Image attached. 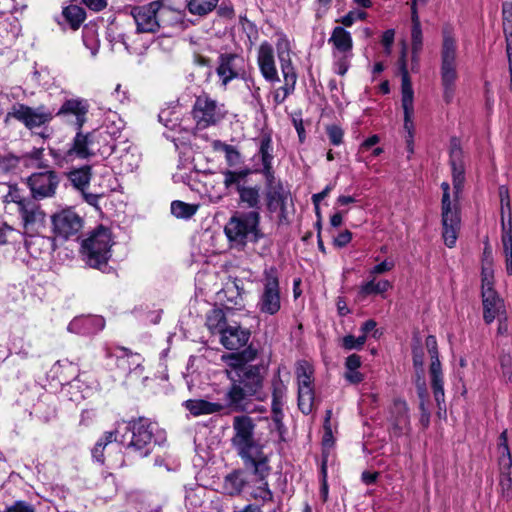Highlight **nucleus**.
<instances>
[{"instance_id": "1", "label": "nucleus", "mask_w": 512, "mask_h": 512, "mask_svg": "<svg viewBox=\"0 0 512 512\" xmlns=\"http://www.w3.org/2000/svg\"><path fill=\"white\" fill-rule=\"evenodd\" d=\"M266 371L267 368L262 362L256 366L229 367L227 376L231 385L225 393L227 406L236 411H245L252 397L264 400L260 394Z\"/></svg>"}, {"instance_id": "2", "label": "nucleus", "mask_w": 512, "mask_h": 512, "mask_svg": "<svg viewBox=\"0 0 512 512\" xmlns=\"http://www.w3.org/2000/svg\"><path fill=\"white\" fill-rule=\"evenodd\" d=\"M156 429L155 423L139 417L129 422L117 423L113 432L117 435V443L130 454L143 458L147 457L157 444Z\"/></svg>"}, {"instance_id": "3", "label": "nucleus", "mask_w": 512, "mask_h": 512, "mask_svg": "<svg viewBox=\"0 0 512 512\" xmlns=\"http://www.w3.org/2000/svg\"><path fill=\"white\" fill-rule=\"evenodd\" d=\"M260 218L259 212L254 210L233 214L224 227L230 247L243 250L248 242L257 243L262 239Z\"/></svg>"}, {"instance_id": "4", "label": "nucleus", "mask_w": 512, "mask_h": 512, "mask_svg": "<svg viewBox=\"0 0 512 512\" xmlns=\"http://www.w3.org/2000/svg\"><path fill=\"white\" fill-rule=\"evenodd\" d=\"M458 46L451 29L445 27L442 31L440 50V80L443 90V100L451 103L456 91L458 80Z\"/></svg>"}, {"instance_id": "5", "label": "nucleus", "mask_w": 512, "mask_h": 512, "mask_svg": "<svg viewBox=\"0 0 512 512\" xmlns=\"http://www.w3.org/2000/svg\"><path fill=\"white\" fill-rule=\"evenodd\" d=\"M113 245L114 240L111 230L99 225L82 242L83 260L89 267L107 272Z\"/></svg>"}, {"instance_id": "6", "label": "nucleus", "mask_w": 512, "mask_h": 512, "mask_svg": "<svg viewBox=\"0 0 512 512\" xmlns=\"http://www.w3.org/2000/svg\"><path fill=\"white\" fill-rule=\"evenodd\" d=\"M481 296L485 323L490 324L496 318H502L506 314L504 301L494 289L493 258L487 249L482 259Z\"/></svg>"}, {"instance_id": "7", "label": "nucleus", "mask_w": 512, "mask_h": 512, "mask_svg": "<svg viewBox=\"0 0 512 512\" xmlns=\"http://www.w3.org/2000/svg\"><path fill=\"white\" fill-rule=\"evenodd\" d=\"M256 308L269 316L276 315L281 309L279 275L275 267L266 268L263 272Z\"/></svg>"}, {"instance_id": "8", "label": "nucleus", "mask_w": 512, "mask_h": 512, "mask_svg": "<svg viewBox=\"0 0 512 512\" xmlns=\"http://www.w3.org/2000/svg\"><path fill=\"white\" fill-rule=\"evenodd\" d=\"M265 201L269 212L278 213V224H288V208L292 206L291 192L282 182L272 177H265Z\"/></svg>"}, {"instance_id": "9", "label": "nucleus", "mask_w": 512, "mask_h": 512, "mask_svg": "<svg viewBox=\"0 0 512 512\" xmlns=\"http://www.w3.org/2000/svg\"><path fill=\"white\" fill-rule=\"evenodd\" d=\"M460 193L461 191H457L453 187V202H449L447 199L441 201L442 237L445 245L449 248L456 245L461 228Z\"/></svg>"}, {"instance_id": "10", "label": "nucleus", "mask_w": 512, "mask_h": 512, "mask_svg": "<svg viewBox=\"0 0 512 512\" xmlns=\"http://www.w3.org/2000/svg\"><path fill=\"white\" fill-rule=\"evenodd\" d=\"M232 427L234 430L232 444L240 457L249 456L253 451L262 448V445L254 439L255 423L251 417L235 416Z\"/></svg>"}, {"instance_id": "11", "label": "nucleus", "mask_w": 512, "mask_h": 512, "mask_svg": "<svg viewBox=\"0 0 512 512\" xmlns=\"http://www.w3.org/2000/svg\"><path fill=\"white\" fill-rule=\"evenodd\" d=\"M225 105L217 102L208 94H201L196 97L192 109L193 119L198 126L208 127L220 124V121L226 116Z\"/></svg>"}, {"instance_id": "12", "label": "nucleus", "mask_w": 512, "mask_h": 512, "mask_svg": "<svg viewBox=\"0 0 512 512\" xmlns=\"http://www.w3.org/2000/svg\"><path fill=\"white\" fill-rule=\"evenodd\" d=\"M298 382V407L301 412L308 415L313 410L314 404V386H313V368L305 361L300 362L296 368Z\"/></svg>"}, {"instance_id": "13", "label": "nucleus", "mask_w": 512, "mask_h": 512, "mask_svg": "<svg viewBox=\"0 0 512 512\" xmlns=\"http://www.w3.org/2000/svg\"><path fill=\"white\" fill-rule=\"evenodd\" d=\"M9 117L15 118L28 128L48 124L54 117V111L44 105L30 107L17 103L12 106Z\"/></svg>"}, {"instance_id": "14", "label": "nucleus", "mask_w": 512, "mask_h": 512, "mask_svg": "<svg viewBox=\"0 0 512 512\" xmlns=\"http://www.w3.org/2000/svg\"><path fill=\"white\" fill-rule=\"evenodd\" d=\"M60 176L53 170L35 172L27 178L31 195L36 200L51 198L56 194Z\"/></svg>"}, {"instance_id": "15", "label": "nucleus", "mask_w": 512, "mask_h": 512, "mask_svg": "<svg viewBox=\"0 0 512 512\" xmlns=\"http://www.w3.org/2000/svg\"><path fill=\"white\" fill-rule=\"evenodd\" d=\"M99 149L100 145L96 139L95 130L85 133L80 130L75 135L69 148L63 151L62 158L66 162L73 161L74 159H87Z\"/></svg>"}, {"instance_id": "16", "label": "nucleus", "mask_w": 512, "mask_h": 512, "mask_svg": "<svg viewBox=\"0 0 512 512\" xmlns=\"http://www.w3.org/2000/svg\"><path fill=\"white\" fill-rule=\"evenodd\" d=\"M498 453L500 466L499 491L502 498L510 500L512 498V457L508 447L506 430L499 436Z\"/></svg>"}, {"instance_id": "17", "label": "nucleus", "mask_w": 512, "mask_h": 512, "mask_svg": "<svg viewBox=\"0 0 512 512\" xmlns=\"http://www.w3.org/2000/svg\"><path fill=\"white\" fill-rule=\"evenodd\" d=\"M53 231L63 239L78 237L83 228V219L74 210L63 209L52 216Z\"/></svg>"}, {"instance_id": "18", "label": "nucleus", "mask_w": 512, "mask_h": 512, "mask_svg": "<svg viewBox=\"0 0 512 512\" xmlns=\"http://www.w3.org/2000/svg\"><path fill=\"white\" fill-rule=\"evenodd\" d=\"M158 2H150L146 5L135 6L131 9L138 33H155L159 30L157 19Z\"/></svg>"}, {"instance_id": "19", "label": "nucleus", "mask_w": 512, "mask_h": 512, "mask_svg": "<svg viewBox=\"0 0 512 512\" xmlns=\"http://www.w3.org/2000/svg\"><path fill=\"white\" fill-rule=\"evenodd\" d=\"M399 70L402 77V84H401V90H402V107L404 110V119H405V128H408V124L410 122V118L413 114V99H414V92L412 88V83L409 77V73L407 70V64H406V45H403L401 57H400V64H399Z\"/></svg>"}, {"instance_id": "20", "label": "nucleus", "mask_w": 512, "mask_h": 512, "mask_svg": "<svg viewBox=\"0 0 512 512\" xmlns=\"http://www.w3.org/2000/svg\"><path fill=\"white\" fill-rule=\"evenodd\" d=\"M245 72V60L237 54H226L220 58L217 73L224 85Z\"/></svg>"}, {"instance_id": "21", "label": "nucleus", "mask_w": 512, "mask_h": 512, "mask_svg": "<svg viewBox=\"0 0 512 512\" xmlns=\"http://www.w3.org/2000/svg\"><path fill=\"white\" fill-rule=\"evenodd\" d=\"M88 110L89 104L87 100L73 98L66 100L56 115L73 117L74 119L70 123L81 128L86 123Z\"/></svg>"}, {"instance_id": "22", "label": "nucleus", "mask_w": 512, "mask_h": 512, "mask_svg": "<svg viewBox=\"0 0 512 512\" xmlns=\"http://www.w3.org/2000/svg\"><path fill=\"white\" fill-rule=\"evenodd\" d=\"M249 338L248 329L239 325H227L220 335V342L228 350H238L247 344Z\"/></svg>"}, {"instance_id": "23", "label": "nucleus", "mask_w": 512, "mask_h": 512, "mask_svg": "<svg viewBox=\"0 0 512 512\" xmlns=\"http://www.w3.org/2000/svg\"><path fill=\"white\" fill-rule=\"evenodd\" d=\"M105 326V320L101 316H80L75 317L67 329L71 333L90 335L101 331Z\"/></svg>"}, {"instance_id": "24", "label": "nucleus", "mask_w": 512, "mask_h": 512, "mask_svg": "<svg viewBox=\"0 0 512 512\" xmlns=\"http://www.w3.org/2000/svg\"><path fill=\"white\" fill-rule=\"evenodd\" d=\"M257 61L261 74L267 81H279L275 66L274 51L269 43L265 42L260 45Z\"/></svg>"}, {"instance_id": "25", "label": "nucleus", "mask_w": 512, "mask_h": 512, "mask_svg": "<svg viewBox=\"0 0 512 512\" xmlns=\"http://www.w3.org/2000/svg\"><path fill=\"white\" fill-rule=\"evenodd\" d=\"M390 424L392 433L395 436H401L410 429V417L408 407L405 401L396 400L391 409Z\"/></svg>"}, {"instance_id": "26", "label": "nucleus", "mask_w": 512, "mask_h": 512, "mask_svg": "<svg viewBox=\"0 0 512 512\" xmlns=\"http://www.w3.org/2000/svg\"><path fill=\"white\" fill-rule=\"evenodd\" d=\"M272 389V405L271 410L273 414V420L279 428L282 425L283 420V406L285 404L287 387L281 378L274 377L271 382Z\"/></svg>"}, {"instance_id": "27", "label": "nucleus", "mask_w": 512, "mask_h": 512, "mask_svg": "<svg viewBox=\"0 0 512 512\" xmlns=\"http://www.w3.org/2000/svg\"><path fill=\"white\" fill-rule=\"evenodd\" d=\"M450 164L452 168L453 187L457 191H462L465 179L464 165L462 162L460 142L456 138H452L450 143Z\"/></svg>"}, {"instance_id": "28", "label": "nucleus", "mask_w": 512, "mask_h": 512, "mask_svg": "<svg viewBox=\"0 0 512 512\" xmlns=\"http://www.w3.org/2000/svg\"><path fill=\"white\" fill-rule=\"evenodd\" d=\"M120 354L108 353V356L116 357V365L124 373H135L140 375L143 371L142 358L137 353H132L128 349L121 347L118 349Z\"/></svg>"}, {"instance_id": "29", "label": "nucleus", "mask_w": 512, "mask_h": 512, "mask_svg": "<svg viewBox=\"0 0 512 512\" xmlns=\"http://www.w3.org/2000/svg\"><path fill=\"white\" fill-rule=\"evenodd\" d=\"M241 458L246 466L253 468L254 475L259 482H267L266 478L270 474L271 468L268 464V457L263 453V447L258 451H253L249 456Z\"/></svg>"}, {"instance_id": "30", "label": "nucleus", "mask_w": 512, "mask_h": 512, "mask_svg": "<svg viewBox=\"0 0 512 512\" xmlns=\"http://www.w3.org/2000/svg\"><path fill=\"white\" fill-rule=\"evenodd\" d=\"M429 376L435 401L438 408L442 409V405H445V393L444 378L440 360L431 362L429 367Z\"/></svg>"}, {"instance_id": "31", "label": "nucleus", "mask_w": 512, "mask_h": 512, "mask_svg": "<svg viewBox=\"0 0 512 512\" xmlns=\"http://www.w3.org/2000/svg\"><path fill=\"white\" fill-rule=\"evenodd\" d=\"M278 58L281 63V70L283 73L284 81L288 83H296V73L291 64L290 59V46L286 38H279L277 42Z\"/></svg>"}, {"instance_id": "32", "label": "nucleus", "mask_w": 512, "mask_h": 512, "mask_svg": "<svg viewBox=\"0 0 512 512\" xmlns=\"http://www.w3.org/2000/svg\"><path fill=\"white\" fill-rule=\"evenodd\" d=\"M18 205L26 229L43 223L45 214L35 202L22 200Z\"/></svg>"}, {"instance_id": "33", "label": "nucleus", "mask_w": 512, "mask_h": 512, "mask_svg": "<svg viewBox=\"0 0 512 512\" xmlns=\"http://www.w3.org/2000/svg\"><path fill=\"white\" fill-rule=\"evenodd\" d=\"M259 155L261 157L262 161V174L264 177H272L274 176V171L272 167V161H273V146H272V139L270 134H265L260 139V146H259Z\"/></svg>"}, {"instance_id": "34", "label": "nucleus", "mask_w": 512, "mask_h": 512, "mask_svg": "<svg viewBox=\"0 0 512 512\" xmlns=\"http://www.w3.org/2000/svg\"><path fill=\"white\" fill-rule=\"evenodd\" d=\"M503 31L506 38V53L509 64V74L512 84V4L505 3L502 8Z\"/></svg>"}, {"instance_id": "35", "label": "nucleus", "mask_w": 512, "mask_h": 512, "mask_svg": "<svg viewBox=\"0 0 512 512\" xmlns=\"http://www.w3.org/2000/svg\"><path fill=\"white\" fill-rule=\"evenodd\" d=\"M247 484L244 472L235 470L225 476L223 481V491L230 496L239 495Z\"/></svg>"}, {"instance_id": "36", "label": "nucleus", "mask_w": 512, "mask_h": 512, "mask_svg": "<svg viewBox=\"0 0 512 512\" xmlns=\"http://www.w3.org/2000/svg\"><path fill=\"white\" fill-rule=\"evenodd\" d=\"M183 405L193 416L208 415L219 412L222 409L221 404L203 399H189Z\"/></svg>"}, {"instance_id": "37", "label": "nucleus", "mask_w": 512, "mask_h": 512, "mask_svg": "<svg viewBox=\"0 0 512 512\" xmlns=\"http://www.w3.org/2000/svg\"><path fill=\"white\" fill-rule=\"evenodd\" d=\"M329 43L333 44L334 51L344 53L352 52L353 41L351 34L341 26H337L333 29Z\"/></svg>"}, {"instance_id": "38", "label": "nucleus", "mask_w": 512, "mask_h": 512, "mask_svg": "<svg viewBox=\"0 0 512 512\" xmlns=\"http://www.w3.org/2000/svg\"><path fill=\"white\" fill-rule=\"evenodd\" d=\"M91 170H92L91 166L85 165L80 168L71 170L67 174V177L70 180L72 186L76 190H78L80 192H84V190H87L90 185V181H91V177H92Z\"/></svg>"}, {"instance_id": "39", "label": "nucleus", "mask_w": 512, "mask_h": 512, "mask_svg": "<svg viewBox=\"0 0 512 512\" xmlns=\"http://www.w3.org/2000/svg\"><path fill=\"white\" fill-rule=\"evenodd\" d=\"M159 8L157 9V19L159 28L162 26H172L181 21V13L179 10L170 7L162 0H157Z\"/></svg>"}, {"instance_id": "40", "label": "nucleus", "mask_w": 512, "mask_h": 512, "mask_svg": "<svg viewBox=\"0 0 512 512\" xmlns=\"http://www.w3.org/2000/svg\"><path fill=\"white\" fill-rule=\"evenodd\" d=\"M392 288V283L388 280L376 281V277H371L370 280L362 283L359 287L358 294L361 298L370 295H378L387 292Z\"/></svg>"}, {"instance_id": "41", "label": "nucleus", "mask_w": 512, "mask_h": 512, "mask_svg": "<svg viewBox=\"0 0 512 512\" xmlns=\"http://www.w3.org/2000/svg\"><path fill=\"white\" fill-rule=\"evenodd\" d=\"M412 29H411V49L412 61L417 62L419 53L423 45V36L420 24V18L417 11L411 15Z\"/></svg>"}, {"instance_id": "42", "label": "nucleus", "mask_w": 512, "mask_h": 512, "mask_svg": "<svg viewBox=\"0 0 512 512\" xmlns=\"http://www.w3.org/2000/svg\"><path fill=\"white\" fill-rule=\"evenodd\" d=\"M206 326L211 333H219L221 335L227 326L224 311L219 308L209 311L206 315Z\"/></svg>"}, {"instance_id": "43", "label": "nucleus", "mask_w": 512, "mask_h": 512, "mask_svg": "<svg viewBox=\"0 0 512 512\" xmlns=\"http://www.w3.org/2000/svg\"><path fill=\"white\" fill-rule=\"evenodd\" d=\"M257 350L251 346L246 348L240 353L231 354L228 357V366L229 367H238V366H256V364H252L253 361L257 358Z\"/></svg>"}, {"instance_id": "44", "label": "nucleus", "mask_w": 512, "mask_h": 512, "mask_svg": "<svg viewBox=\"0 0 512 512\" xmlns=\"http://www.w3.org/2000/svg\"><path fill=\"white\" fill-rule=\"evenodd\" d=\"M240 202L248 208H258L260 203V189L258 187L239 186L238 188Z\"/></svg>"}, {"instance_id": "45", "label": "nucleus", "mask_w": 512, "mask_h": 512, "mask_svg": "<svg viewBox=\"0 0 512 512\" xmlns=\"http://www.w3.org/2000/svg\"><path fill=\"white\" fill-rule=\"evenodd\" d=\"M63 16L72 29H78L85 20L86 14L83 8L77 5H70L63 10Z\"/></svg>"}, {"instance_id": "46", "label": "nucleus", "mask_w": 512, "mask_h": 512, "mask_svg": "<svg viewBox=\"0 0 512 512\" xmlns=\"http://www.w3.org/2000/svg\"><path fill=\"white\" fill-rule=\"evenodd\" d=\"M113 442H117V435H116V433H114L113 430L105 432L103 437H101L97 441L96 445L94 446V448L92 450L93 458L97 462L103 464L104 463L103 451H104V449L106 448L107 445H109V444H111Z\"/></svg>"}, {"instance_id": "47", "label": "nucleus", "mask_w": 512, "mask_h": 512, "mask_svg": "<svg viewBox=\"0 0 512 512\" xmlns=\"http://www.w3.org/2000/svg\"><path fill=\"white\" fill-rule=\"evenodd\" d=\"M224 176L223 184L226 189H231L232 187H236V190L238 191L239 186L241 185V182L247 177L249 174L248 170H240V171H232V170H225L222 172Z\"/></svg>"}, {"instance_id": "48", "label": "nucleus", "mask_w": 512, "mask_h": 512, "mask_svg": "<svg viewBox=\"0 0 512 512\" xmlns=\"http://www.w3.org/2000/svg\"><path fill=\"white\" fill-rule=\"evenodd\" d=\"M352 52L344 53V52H338L333 51V59H334V71L338 75H345L350 67V62L352 59Z\"/></svg>"}, {"instance_id": "49", "label": "nucleus", "mask_w": 512, "mask_h": 512, "mask_svg": "<svg viewBox=\"0 0 512 512\" xmlns=\"http://www.w3.org/2000/svg\"><path fill=\"white\" fill-rule=\"evenodd\" d=\"M197 211V206L175 200L171 203V213L177 218L188 219Z\"/></svg>"}, {"instance_id": "50", "label": "nucleus", "mask_w": 512, "mask_h": 512, "mask_svg": "<svg viewBox=\"0 0 512 512\" xmlns=\"http://www.w3.org/2000/svg\"><path fill=\"white\" fill-rule=\"evenodd\" d=\"M217 3L218 0H190L188 7L192 14L204 15L211 12Z\"/></svg>"}, {"instance_id": "51", "label": "nucleus", "mask_w": 512, "mask_h": 512, "mask_svg": "<svg viewBox=\"0 0 512 512\" xmlns=\"http://www.w3.org/2000/svg\"><path fill=\"white\" fill-rule=\"evenodd\" d=\"M251 496L255 500H260L263 503L271 502L273 500V493L269 489L267 482H259V485L253 489Z\"/></svg>"}, {"instance_id": "52", "label": "nucleus", "mask_w": 512, "mask_h": 512, "mask_svg": "<svg viewBox=\"0 0 512 512\" xmlns=\"http://www.w3.org/2000/svg\"><path fill=\"white\" fill-rule=\"evenodd\" d=\"M502 246H503V253L505 252H512V224L511 219H508V222H504L502 220Z\"/></svg>"}, {"instance_id": "53", "label": "nucleus", "mask_w": 512, "mask_h": 512, "mask_svg": "<svg viewBox=\"0 0 512 512\" xmlns=\"http://www.w3.org/2000/svg\"><path fill=\"white\" fill-rule=\"evenodd\" d=\"M366 342V336L360 335L355 337L353 335H346L342 339V346L347 350L361 349Z\"/></svg>"}, {"instance_id": "54", "label": "nucleus", "mask_w": 512, "mask_h": 512, "mask_svg": "<svg viewBox=\"0 0 512 512\" xmlns=\"http://www.w3.org/2000/svg\"><path fill=\"white\" fill-rule=\"evenodd\" d=\"M131 147L126 149V153L121 155V164L125 166L126 171H133L138 167L139 156L135 153L131 152Z\"/></svg>"}, {"instance_id": "55", "label": "nucleus", "mask_w": 512, "mask_h": 512, "mask_svg": "<svg viewBox=\"0 0 512 512\" xmlns=\"http://www.w3.org/2000/svg\"><path fill=\"white\" fill-rule=\"evenodd\" d=\"M499 198L501 205V220H504V207L507 208V217L511 219V206H510V197L509 190L506 186L502 185L499 187Z\"/></svg>"}, {"instance_id": "56", "label": "nucleus", "mask_w": 512, "mask_h": 512, "mask_svg": "<svg viewBox=\"0 0 512 512\" xmlns=\"http://www.w3.org/2000/svg\"><path fill=\"white\" fill-rule=\"evenodd\" d=\"M367 17V13L361 10H353L338 20L342 25L350 27L357 20H364Z\"/></svg>"}, {"instance_id": "57", "label": "nucleus", "mask_w": 512, "mask_h": 512, "mask_svg": "<svg viewBox=\"0 0 512 512\" xmlns=\"http://www.w3.org/2000/svg\"><path fill=\"white\" fill-rule=\"evenodd\" d=\"M175 131L178 133V136H173L171 139L174 142L177 149L188 145L190 137L194 135L193 130L180 129Z\"/></svg>"}, {"instance_id": "58", "label": "nucleus", "mask_w": 512, "mask_h": 512, "mask_svg": "<svg viewBox=\"0 0 512 512\" xmlns=\"http://www.w3.org/2000/svg\"><path fill=\"white\" fill-rule=\"evenodd\" d=\"M395 266L394 261L392 260H384L381 263L375 265L373 268L369 270L370 277H376L377 275L384 274L386 272L391 271Z\"/></svg>"}, {"instance_id": "59", "label": "nucleus", "mask_w": 512, "mask_h": 512, "mask_svg": "<svg viewBox=\"0 0 512 512\" xmlns=\"http://www.w3.org/2000/svg\"><path fill=\"white\" fill-rule=\"evenodd\" d=\"M43 246L47 249L50 247V240L48 238L37 236L26 241V247L31 255H34L36 247Z\"/></svg>"}, {"instance_id": "60", "label": "nucleus", "mask_w": 512, "mask_h": 512, "mask_svg": "<svg viewBox=\"0 0 512 512\" xmlns=\"http://www.w3.org/2000/svg\"><path fill=\"white\" fill-rule=\"evenodd\" d=\"M296 83H288L285 81V85L277 89L274 93V99L277 103H282L285 98L294 90Z\"/></svg>"}, {"instance_id": "61", "label": "nucleus", "mask_w": 512, "mask_h": 512, "mask_svg": "<svg viewBox=\"0 0 512 512\" xmlns=\"http://www.w3.org/2000/svg\"><path fill=\"white\" fill-rule=\"evenodd\" d=\"M425 345L428 350V353L430 354L431 362L439 360L436 337L433 335H429L425 340Z\"/></svg>"}, {"instance_id": "62", "label": "nucleus", "mask_w": 512, "mask_h": 512, "mask_svg": "<svg viewBox=\"0 0 512 512\" xmlns=\"http://www.w3.org/2000/svg\"><path fill=\"white\" fill-rule=\"evenodd\" d=\"M352 239V233L349 230H344L338 234L333 240L336 247H345Z\"/></svg>"}, {"instance_id": "63", "label": "nucleus", "mask_w": 512, "mask_h": 512, "mask_svg": "<svg viewBox=\"0 0 512 512\" xmlns=\"http://www.w3.org/2000/svg\"><path fill=\"white\" fill-rule=\"evenodd\" d=\"M81 194H82L84 201L87 204L93 206L97 210H100L99 200L101 199L102 194L89 193V192H87V190H84V192H81Z\"/></svg>"}, {"instance_id": "64", "label": "nucleus", "mask_w": 512, "mask_h": 512, "mask_svg": "<svg viewBox=\"0 0 512 512\" xmlns=\"http://www.w3.org/2000/svg\"><path fill=\"white\" fill-rule=\"evenodd\" d=\"M224 154L229 166H235L241 161V155L234 146H231Z\"/></svg>"}]
</instances>
